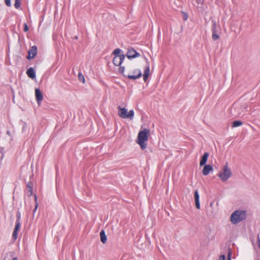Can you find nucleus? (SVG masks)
Here are the masks:
<instances>
[{
    "instance_id": "f257e3e1",
    "label": "nucleus",
    "mask_w": 260,
    "mask_h": 260,
    "mask_svg": "<svg viewBox=\"0 0 260 260\" xmlns=\"http://www.w3.org/2000/svg\"><path fill=\"white\" fill-rule=\"evenodd\" d=\"M150 134V129L147 128L141 129L138 133L136 142L139 145L142 150H145L147 147V142L148 140Z\"/></svg>"
},
{
    "instance_id": "f03ea898",
    "label": "nucleus",
    "mask_w": 260,
    "mask_h": 260,
    "mask_svg": "<svg viewBox=\"0 0 260 260\" xmlns=\"http://www.w3.org/2000/svg\"><path fill=\"white\" fill-rule=\"evenodd\" d=\"M246 217V212L245 210H237L231 215L230 220L232 224H237L245 219Z\"/></svg>"
},
{
    "instance_id": "7ed1b4c3",
    "label": "nucleus",
    "mask_w": 260,
    "mask_h": 260,
    "mask_svg": "<svg viewBox=\"0 0 260 260\" xmlns=\"http://www.w3.org/2000/svg\"><path fill=\"white\" fill-rule=\"evenodd\" d=\"M232 176V172L231 169L228 167L226 164L222 169V171L218 173V176L220 178L222 182H225Z\"/></svg>"
},
{
    "instance_id": "20e7f679",
    "label": "nucleus",
    "mask_w": 260,
    "mask_h": 260,
    "mask_svg": "<svg viewBox=\"0 0 260 260\" xmlns=\"http://www.w3.org/2000/svg\"><path fill=\"white\" fill-rule=\"evenodd\" d=\"M133 75L128 74L126 78L131 80H136L142 76V73L140 69H136L132 71Z\"/></svg>"
},
{
    "instance_id": "39448f33",
    "label": "nucleus",
    "mask_w": 260,
    "mask_h": 260,
    "mask_svg": "<svg viewBox=\"0 0 260 260\" xmlns=\"http://www.w3.org/2000/svg\"><path fill=\"white\" fill-rule=\"evenodd\" d=\"M126 55L128 59L132 60L140 56V53L134 48L129 47L128 48Z\"/></svg>"
},
{
    "instance_id": "423d86ee",
    "label": "nucleus",
    "mask_w": 260,
    "mask_h": 260,
    "mask_svg": "<svg viewBox=\"0 0 260 260\" xmlns=\"http://www.w3.org/2000/svg\"><path fill=\"white\" fill-rule=\"evenodd\" d=\"M211 22L212 23V27L211 28L212 39L213 41H216L220 38V35L217 34V31L216 29V27H217L216 21L215 19H212L211 20Z\"/></svg>"
},
{
    "instance_id": "0eeeda50",
    "label": "nucleus",
    "mask_w": 260,
    "mask_h": 260,
    "mask_svg": "<svg viewBox=\"0 0 260 260\" xmlns=\"http://www.w3.org/2000/svg\"><path fill=\"white\" fill-rule=\"evenodd\" d=\"M204 168L202 170V174L204 176H207L211 172H213V167L212 165L206 164L203 165Z\"/></svg>"
},
{
    "instance_id": "6e6552de",
    "label": "nucleus",
    "mask_w": 260,
    "mask_h": 260,
    "mask_svg": "<svg viewBox=\"0 0 260 260\" xmlns=\"http://www.w3.org/2000/svg\"><path fill=\"white\" fill-rule=\"evenodd\" d=\"M37 53V47L36 46H33L31 47L30 49L28 51V55L26 56L27 59H31L35 57Z\"/></svg>"
},
{
    "instance_id": "1a4fd4ad",
    "label": "nucleus",
    "mask_w": 260,
    "mask_h": 260,
    "mask_svg": "<svg viewBox=\"0 0 260 260\" xmlns=\"http://www.w3.org/2000/svg\"><path fill=\"white\" fill-rule=\"evenodd\" d=\"M118 115L119 116L122 118L126 119L127 114V109L125 108H122L120 106L118 107Z\"/></svg>"
},
{
    "instance_id": "9d476101",
    "label": "nucleus",
    "mask_w": 260,
    "mask_h": 260,
    "mask_svg": "<svg viewBox=\"0 0 260 260\" xmlns=\"http://www.w3.org/2000/svg\"><path fill=\"white\" fill-rule=\"evenodd\" d=\"M194 198L195 200L196 207L198 209H200L201 208L200 202V194L198 189H196L194 192Z\"/></svg>"
},
{
    "instance_id": "9b49d317",
    "label": "nucleus",
    "mask_w": 260,
    "mask_h": 260,
    "mask_svg": "<svg viewBox=\"0 0 260 260\" xmlns=\"http://www.w3.org/2000/svg\"><path fill=\"white\" fill-rule=\"evenodd\" d=\"M209 152H204V153L201 156V159H200V167H202L203 165L206 164L207 160H208V158L209 157Z\"/></svg>"
},
{
    "instance_id": "f8f14e48",
    "label": "nucleus",
    "mask_w": 260,
    "mask_h": 260,
    "mask_svg": "<svg viewBox=\"0 0 260 260\" xmlns=\"http://www.w3.org/2000/svg\"><path fill=\"white\" fill-rule=\"evenodd\" d=\"M35 95L38 104L39 105L43 99V95L40 90L38 88L35 89Z\"/></svg>"
},
{
    "instance_id": "ddd939ff",
    "label": "nucleus",
    "mask_w": 260,
    "mask_h": 260,
    "mask_svg": "<svg viewBox=\"0 0 260 260\" xmlns=\"http://www.w3.org/2000/svg\"><path fill=\"white\" fill-rule=\"evenodd\" d=\"M20 226V222H19L18 221H16L15 227L13 233V237L14 239H16L17 238L18 231L19 230Z\"/></svg>"
},
{
    "instance_id": "4468645a",
    "label": "nucleus",
    "mask_w": 260,
    "mask_h": 260,
    "mask_svg": "<svg viewBox=\"0 0 260 260\" xmlns=\"http://www.w3.org/2000/svg\"><path fill=\"white\" fill-rule=\"evenodd\" d=\"M100 240L103 244H106L107 242V236L104 230H102L100 233Z\"/></svg>"
},
{
    "instance_id": "2eb2a0df",
    "label": "nucleus",
    "mask_w": 260,
    "mask_h": 260,
    "mask_svg": "<svg viewBox=\"0 0 260 260\" xmlns=\"http://www.w3.org/2000/svg\"><path fill=\"white\" fill-rule=\"evenodd\" d=\"M147 65L145 67L143 75H150V62L146 57H144Z\"/></svg>"
},
{
    "instance_id": "dca6fc26",
    "label": "nucleus",
    "mask_w": 260,
    "mask_h": 260,
    "mask_svg": "<svg viewBox=\"0 0 260 260\" xmlns=\"http://www.w3.org/2000/svg\"><path fill=\"white\" fill-rule=\"evenodd\" d=\"M26 74L28 77L31 79H34L36 78L35 72L32 68H29L26 71Z\"/></svg>"
},
{
    "instance_id": "f3484780",
    "label": "nucleus",
    "mask_w": 260,
    "mask_h": 260,
    "mask_svg": "<svg viewBox=\"0 0 260 260\" xmlns=\"http://www.w3.org/2000/svg\"><path fill=\"white\" fill-rule=\"evenodd\" d=\"M123 51L122 49L117 48L114 50L112 52V54L114 55V57H118L120 56L121 55L123 54Z\"/></svg>"
},
{
    "instance_id": "a211bd4d",
    "label": "nucleus",
    "mask_w": 260,
    "mask_h": 260,
    "mask_svg": "<svg viewBox=\"0 0 260 260\" xmlns=\"http://www.w3.org/2000/svg\"><path fill=\"white\" fill-rule=\"evenodd\" d=\"M243 124V122L240 120H236L232 122V127H237L241 126Z\"/></svg>"
},
{
    "instance_id": "6ab92c4d",
    "label": "nucleus",
    "mask_w": 260,
    "mask_h": 260,
    "mask_svg": "<svg viewBox=\"0 0 260 260\" xmlns=\"http://www.w3.org/2000/svg\"><path fill=\"white\" fill-rule=\"evenodd\" d=\"M134 115L135 112L134 110H130L128 112H127L126 119L132 120L134 117Z\"/></svg>"
},
{
    "instance_id": "aec40b11",
    "label": "nucleus",
    "mask_w": 260,
    "mask_h": 260,
    "mask_svg": "<svg viewBox=\"0 0 260 260\" xmlns=\"http://www.w3.org/2000/svg\"><path fill=\"white\" fill-rule=\"evenodd\" d=\"M119 68L118 69V72L120 74H121V75H122L124 77L126 78L127 75L124 74L125 67L121 66V65H120V66H119Z\"/></svg>"
},
{
    "instance_id": "412c9836",
    "label": "nucleus",
    "mask_w": 260,
    "mask_h": 260,
    "mask_svg": "<svg viewBox=\"0 0 260 260\" xmlns=\"http://www.w3.org/2000/svg\"><path fill=\"white\" fill-rule=\"evenodd\" d=\"M125 56H126V55L123 54L122 55H121L120 56L118 57L119 59L118 61L119 64L121 65L123 63L124 60L125 59Z\"/></svg>"
},
{
    "instance_id": "4be33fe9",
    "label": "nucleus",
    "mask_w": 260,
    "mask_h": 260,
    "mask_svg": "<svg viewBox=\"0 0 260 260\" xmlns=\"http://www.w3.org/2000/svg\"><path fill=\"white\" fill-rule=\"evenodd\" d=\"M232 251L230 247L228 248L227 260H232Z\"/></svg>"
},
{
    "instance_id": "5701e85b",
    "label": "nucleus",
    "mask_w": 260,
    "mask_h": 260,
    "mask_svg": "<svg viewBox=\"0 0 260 260\" xmlns=\"http://www.w3.org/2000/svg\"><path fill=\"white\" fill-rule=\"evenodd\" d=\"M118 59L117 57H114L113 59L112 62L113 64L116 66H120V64H118Z\"/></svg>"
},
{
    "instance_id": "b1692460",
    "label": "nucleus",
    "mask_w": 260,
    "mask_h": 260,
    "mask_svg": "<svg viewBox=\"0 0 260 260\" xmlns=\"http://www.w3.org/2000/svg\"><path fill=\"white\" fill-rule=\"evenodd\" d=\"M21 3L20 0H15L14 6L16 9L20 8Z\"/></svg>"
},
{
    "instance_id": "393cba45",
    "label": "nucleus",
    "mask_w": 260,
    "mask_h": 260,
    "mask_svg": "<svg viewBox=\"0 0 260 260\" xmlns=\"http://www.w3.org/2000/svg\"><path fill=\"white\" fill-rule=\"evenodd\" d=\"M181 13L183 15V19L184 21H186L188 19V16L187 13L182 11Z\"/></svg>"
},
{
    "instance_id": "a878e982",
    "label": "nucleus",
    "mask_w": 260,
    "mask_h": 260,
    "mask_svg": "<svg viewBox=\"0 0 260 260\" xmlns=\"http://www.w3.org/2000/svg\"><path fill=\"white\" fill-rule=\"evenodd\" d=\"M27 187H28V191L29 192V196H31L32 194V187L30 185V184H27Z\"/></svg>"
},
{
    "instance_id": "bb28decb",
    "label": "nucleus",
    "mask_w": 260,
    "mask_h": 260,
    "mask_svg": "<svg viewBox=\"0 0 260 260\" xmlns=\"http://www.w3.org/2000/svg\"><path fill=\"white\" fill-rule=\"evenodd\" d=\"M142 76H143V80L144 81V82H147V81L148 80V78L149 77V75H143L142 74Z\"/></svg>"
},
{
    "instance_id": "cd10ccee",
    "label": "nucleus",
    "mask_w": 260,
    "mask_h": 260,
    "mask_svg": "<svg viewBox=\"0 0 260 260\" xmlns=\"http://www.w3.org/2000/svg\"><path fill=\"white\" fill-rule=\"evenodd\" d=\"M219 260H226V256L225 254H221L219 256Z\"/></svg>"
},
{
    "instance_id": "c85d7f7f",
    "label": "nucleus",
    "mask_w": 260,
    "mask_h": 260,
    "mask_svg": "<svg viewBox=\"0 0 260 260\" xmlns=\"http://www.w3.org/2000/svg\"><path fill=\"white\" fill-rule=\"evenodd\" d=\"M4 1H5V3L6 5L8 7H10L11 6V0H4Z\"/></svg>"
},
{
    "instance_id": "c756f323",
    "label": "nucleus",
    "mask_w": 260,
    "mask_h": 260,
    "mask_svg": "<svg viewBox=\"0 0 260 260\" xmlns=\"http://www.w3.org/2000/svg\"><path fill=\"white\" fill-rule=\"evenodd\" d=\"M28 30V27L26 23L24 24V31L26 32Z\"/></svg>"
},
{
    "instance_id": "7c9ffc66",
    "label": "nucleus",
    "mask_w": 260,
    "mask_h": 260,
    "mask_svg": "<svg viewBox=\"0 0 260 260\" xmlns=\"http://www.w3.org/2000/svg\"><path fill=\"white\" fill-rule=\"evenodd\" d=\"M20 213L19 212H17V220H16V221H18L19 222H20Z\"/></svg>"
},
{
    "instance_id": "2f4dec72",
    "label": "nucleus",
    "mask_w": 260,
    "mask_h": 260,
    "mask_svg": "<svg viewBox=\"0 0 260 260\" xmlns=\"http://www.w3.org/2000/svg\"><path fill=\"white\" fill-rule=\"evenodd\" d=\"M38 206H39L38 204L36 202L35 207L34 209L33 210L34 213H35L36 211V210L38 207Z\"/></svg>"
},
{
    "instance_id": "473e14b6",
    "label": "nucleus",
    "mask_w": 260,
    "mask_h": 260,
    "mask_svg": "<svg viewBox=\"0 0 260 260\" xmlns=\"http://www.w3.org/2000/svg\"><path fill=\"white\" fill-rule=\"evenodd\" d=\"M85 82V79L84 76L82 75V83H84Z\"/></svg>"
},
{
    "instance_id": "72a5a7b5",
    "label": "nucleus",
    "mask_w": 260,
    "mask_h": 260,
    "mask_svg": "<svg viewBox=\"0 0 260 260\" xmlns=\"http://www.w3.org/2000/svg\"><path fill=\"white\" fill-rule=\"evenodd\" d=\"M78 77H79V80H81V72H79Z\"/></svg>"
},
{
    "instance_id": "f704fd0d",
    "label": "nucleus",
    "mask_w": 260,
    "mask_h": 260,
    "mask_svg": "<svg viewBox=\"0 0 260 260\" xmlns=\"http://www.w3.org/2000/svg\"><path fill=\"white\" fill-rule=\"evenodd\" d=\"M35 201L37 202V197L36 195L35 196Z\"/></svg>"
},
{
    "instance_id": "c9c22d12",
    "label": "nucleus",
    "mask_w": 260,
    "mask_h": 260,
    "mask_svg": "<svg viewBox=\"0 0 260 260\" xmlns=\"http://www.w3.org/2000/svg\"><path fill=\"white\" fill-rule=\"evenodd\" d=\"M13 260H18L17 258V257H14L13 258Z\"/></svg>"
},
{
    "instance_id": "e433bc0d",
    "label": "nucleus",
    "mask_w": 260,
    "mask_h": 260,
    "mask_svg": "<svg viewBox=\"0 0 260 260\" xmlns=\"http://www.w3.org/2000/svg\"><path fill=\"white\" fill-rule=\"evenodd\" d=\"M7 133L9 135L10 134V132L9 131H7Z\"/></svg>"
},
{
    "instance_id": "4c0bfd02",
    "label": "nucleus",
    "mask_w": 260,
    "mask_h": 260,
    "mask_svg": "<svg viewBox=\"0 0 260 260\" xmlns=\"http://www.w3.org/2000/svg\"><path fill=\"white\" fill-rule=\"evenodd\" d=\"M75 39H78V37H77V36H76V37H75Z\"/></svg>"
}]
</instances>
